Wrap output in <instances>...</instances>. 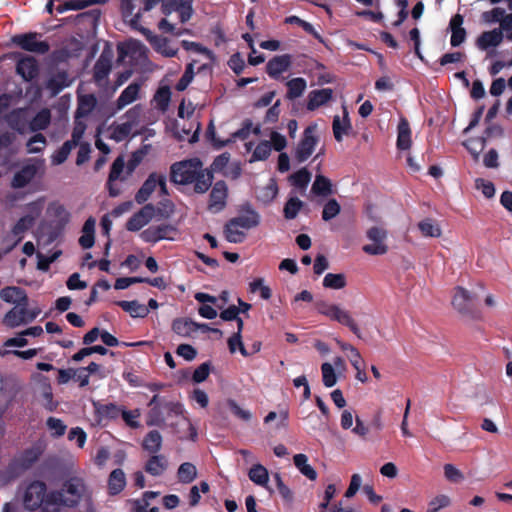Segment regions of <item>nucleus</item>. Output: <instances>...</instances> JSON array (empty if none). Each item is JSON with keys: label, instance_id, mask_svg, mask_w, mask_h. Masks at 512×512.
Masks as SVG:
<instances>
[{"label": "nucleus", "instance_id": "obj_19", "mask_svg": "<svg viewBox=\"0 0 512 512\" xmlns=\"http://www.w3.org/2000/svg\"><path fill=\"white\" fill-rule=\"evenodd\" d=\"M37 167L34 164H26L19 171H17L12 180L11 187L14 189H21L26 187L36 176Z\"/></svg>", "mask_w": 512, "mask_h": 512}, {"label": "nucleus", "instance_id": "obj_51", "mask_svg": "<svg viewBox=\"0 0 512 512\" xmlns=\"http://www.w3.org/2000/svg\"><path fill=\"white\" fill-rule=\"evenodd\" d=\"M303 206V202L297 197H291L284 206V217L288 220L296 218Z\"/></svg>", "mask_w": 512, "mask_h": 512}, {"label": "nucleus", "instance_id": "obj_10", "mask_svg": "<svg viewBox=\"0 0 512 512\" xmlns=\"http://www.w3.org/2000/svg\"><path fill=\"white\" fill-rule=\"evenodd\" d=\"M141 34L145 37V39L156 52L162 54L165 57L176 56L178 49L170 45V40L168 38L161 35H156L148 28H142Z\"/></svg>", "mask_w": 512, "mask_h": 512}, {"label": "nucleus", "instance_id": "obj_22", "mask_svg": "<svg viewBox=\"0 0 512 512\" xmlns=\"http://www.w3.org/2000/svg\"><path fill=\"white\" fill-rule=\"evenodd\" d=\"M503 32L501 29H493L480 34L476 40V45L480 50H487L490 47H497L503 41Z\"/></svg>", "mask_w": 512, "mask_h": 512}, {"label": "nucleus", "instance_id": "obj_9", "mask_svg": "<svg viewBox=\"0 0 512 512\" xmlns=\"http://www.w3.org/2000/svg\"><path fill=\"white\" fill-rule=\"evenodd\" d=\"M177 228L171 224H160L150 226L140 234L141 239L146 243H157L161 240H174Z\"/></svg>", "mask_w": 512, "mask_h": 512}, {"label": "nucleus", "instance_id": "obj_8", "mask_svg": "<svg viewBox=\"0 0 512 512\" xmlns=\"http://www.w3.org/2000/svg\"><path fill=\"white\" fill-rule=\"evenodd\" d=\"M13 42L25 51L38 54H46L50 49L49 43L39 41L38 34L35 32L15 35Z\"/></svg>", "mask_w": 512, "mask_h": 512}, {"label": "nucleus", "instance_id": "obj_2", "mask_svg": "<svg viewBox=\"0 0 512 512\" xmlns=\"http://www.w3.org/2000/svg\"><path fill=\"white\" fill-rule=\"evenodd\" d=\"M89 496V490L84 480L74 476L67 479L60 490L48 493L47 506L75 507Z\"/></svg>", "mask_w": 512, "mask_h": 512}, {"label": "nucleus", "instance_id": "obj_7", "mask_svg": "<svg viewBox=\"0 0 512 512\" xmlns=\"http://www.w3.org/2000/svg\"><path fill=\"white\" fill-rule=\"evenodd\" d=\"M341 427L359 437H364L374 430H378L380 425L374 418H341Z\"/></svg>", "mask_w": 512, "mask_h": 512}, {"label": "nucleus", "instance_id": "obj_26", "mask_svg": "<svg viewBox=\"0 0 512 512\" xmlns=\"http://www.w3.org/2000/svg\"><path fill=\"white\" fill-rule=\"evenodd\" d=\"M112 68V62L111 59L102 53L98 60L96 61L94 68H93V78L94 81L101 85L102 82L107 80L108 75Z\"/></svg>", "mask_w": 512, "mask_h": 512}, {"label": "nucleus", "instance_id": "obj_40", "mask_svg": "<svg viewBox=\"0 0 512 512\" xmlns=\"http://www.w3.org/2000/svg\"><path fill=\"white\" fill-rule=\"evenodd\" d=\"M293 460L294 465L302 475H304L305 477L312 481L317 478V472L310 464H308V458L305 454H296Z\"/></svg>", "mask_w": 512, "mask_h": 512}, {"label": "nucleus", "instance_id": "obj_13", "mask_svg": "<svg viewBox=\"0 0 512 512\" xmlns=\"http://www.w3.org/2000/svg\"><path fill=\"white\" fill-rule=\"evenodd\" d=\"M475 297L465 288L457 287L452 299V305L461 314H472L475 307Z\"/></svg>", "mask_w": 512, "mask_h": 512}, {"label": "nucleus", "instance_id": "obj_55", "mask_svg": "<svg viewBox=\"0 0 512 512\" xmlns=\"http://www.w3.org/2000/svg\"><path fill=\"white\" fill-rule=\"evenodd\" d=\"M177 12L179 14L180 22L186 23L189 21L194 13L192 0H177Z\"/></svg>", "mask_w": 512, "mask_h": 512}, {"label": "nucleus", "instance_id": "obj_31", "mask_svg": "<svg viewBox=\"0 0 512 512\" xmlns=\"http://www.w3.org/2000/svg\"><path fill=\"white\" fill-rule=\"evenodd\" d=\"M116 304L133 318H145L149 314L148 307L137 300H121L117 301Z\"/></svg>", "mask_w": 512, "mask_h": 512}, {"label": "nucleus", "instance_id": "obj_36", "mask_svg": "<svg viewBox=\"0 0 512 512\" xmlns=\"http://www.w3.org/2000/svg\"><path fill=\"white\" fill-rule=\"evenodd\" d=\"M249 479L258 486L267 487L269 482L268 470L259 463H254L248 472Z\"/></svg>", "mask_w": 512, "mask_h": 512}, {"label": "nucleus", "instance_id": "obj_6", "mask_svg": "<svg viewBox=\"0 0 512 512\" xmlns=\"http://www.w3.org/2000/svg\"><path fill=\"white\" fill-rule=\"evenodd\" d=\"M366 237L372 244H366L362 247L363 252L368 255H384L388 252L389 247L386 244L388 232L383 227L373 226L366 232Z\"/></svg>", "mask_w": 512, "mask_h": 512}, {"label": "nucleus", "instance_id": "obj_50", "mask_svg": "<svg viewBox=\"0 0 512 512\" xmlns=\"http://www.w3.org/2000/svg\"><path fill=\"white\" fill-rule=\"evenodd\" d=\"M76 146V144L71 143L69 140L65 141L62 146L52 155V163L55 165L64 163L70 155L72 149Z\"/></svg>", "mask_w": 512, "mask_h": 512}, {"label": "nucleus", "instance_id": "obj_28", "mask_svg": "<svg viewBox=\"0 0 512 512\" xmlns=\"http://www.w3.org/2000/svg\"><path fill=\"white\" fill-rule=\"evenodd\" d=\"M16 70L17 73L27 81L34 79L39 72L38 64L33 57H26L19 60Z\"/></svg>", "mask_w": 512, "mask_h": 512}, {"label": "nucleus", "instance_id": "obj_64", "mask_svg": "<svg viewBox=\"0 0 512 512\" xmlns=\"http://www.w3.org/2000/svg\"><path fill=\"white\" fill-rule=\"evenodd\" d=\"M451 499L444 494L438 495L429 502L427 512H438L439 510L450 506Z\"/></svg>", "mask_w": 512, "mask_h": 512}, {"label": "nucleus", "instance_id": "obj_33", "mask_svg": "<svg viewBox=\"0 0 512 512\" xmlns=\"http://www.w3.org/2000/svg\"><path fill=\"white\" fill-rule=\"evenodd\" d=\"M196 322L190 318H176L172 322V331L177 335L188 338L195 332Z\"/></svg>", "mask_w": 512, "mask_h": 512}, {"label": "nucleus", "instance_id": "obj_20", "mask_svg": "<svg viewBox=\"0 0 512 512\" xmlns=\"http://www.w3.org/2000/svg\"><path fill=\"white\" fill-rule=\"evenodd\" d=\"M290 65L291 56L289 54L274 56L267 63L266 72L271 78L277 79L281 73L288 70Z\"/></svg>", "mask_w": 512, "mask_h": 512}, {"label": "nucleus", "instance_id": "obj_37", "mask_svg": "<svg viewBox=\"0 0 512 512\" xmlns=\"http://www.w3.org/2000/svg\"><path fill=\"white\" fill-rule=\"evenodd\" d=\"M97 416H132L131 412L121 409L114 403H94Z\"/></svg>", "mask_w": 512, "mask_h": 512}, {"label": "nucleus", "instance_id": "obj_30", "mask_svg": "<svg viewBox=\"0 0 512 512\" xmlns=\"http://www.w3.org/2000/svg\"><path fill=\"white\" fill-rule=\"evenodd\" d=\"M173 428L180 439L195 440L197 437L196 428L190 421V418H178L173 424Z\"/></svg>", "mask_w": 512, "mask_h": 512}, {"label": "nucleus", "instance_id": "obj_23", "mask_svg": "<svg viewBox=\"0 0 512 512\" xmlns=\"http://www.w3.org/2000/svg\"><path fill=\"white\" fill-rule=\"evenodd\" d=\"M0 298L6 303H12L18 305L22 302V305L26 301H29L26 291L17 286H7L0 291Z\"/></svg>", "mask_w": 512, "mask_h": 512}, {"label": "nucleus", "instance_id": "obj_25", "mask_svg": "<svg viewBox=\"0 0 512 512\" xmlns=\"http://www.w3.org/2000/svg\"><path fill=\"white\" fill-rule=\"evenodd\" d=\"M158 173L152 172L144 181L140 189L135 194V201L138 204L145 203L157 187Z\"/></svg>", "mask_w": 512, "mask_h": 512}, {"label": "nucleus", "instance_id": "obj_39", "mask_svg": "<svg viewBox=\"0 0 512 512\" xmlns=\"http://www.w3.org/2000/svg\"><path fill=\"white\" fill-rule=\"evenodd\" d=\"M126 485L125 473L121 469H114L108 478V488L111 494H118Z\"/></svg>", "mask_w": 512, "mask_h": 512}, {"label": "nucleus", "instance_id": "obj_47", "mask_svg": "<svg viewBox=\"0 0 512 512\" xmlns=\"http://www.w3.org/2000/svg\"><path fill=\"white\" fill-rule=\"evenodd\" d=\"M346 277L342 273H328L323 279V286L329 289L339 290L346 286Z\"/></svg>", "mask_w": 512, "mask_h": 512}, {"label": "nucleus", "instance_id": "obj_44", "mask_svg": "<svg viewBox=\"0 0 512 512\" xmlns=\"http://www.w3.org/2000/svg\"><path fill=\"white\" fill-rule=\"evenodd\" d=\"M177 477L181 483H191L197 478V468L190 462L182 463L177 471Z\"/></svg>", "mask_w": 512, "mask_h": 512}, {"label": "nucleus", "instance_id": "obj_53", "mask_svg": "<svg viewBox=\"0 0 512 512\" xmlns=\"http://www.w3.org/2000/svg\"><path fill=\"white\" fill-rule=\"evenodd\" d=\"M225 238L230 243H242L246 237L243 231L237 226H230V220L224 226Z\"/></svg>", "mask_w": 512, "mask_h": 512}, {"label": "nucleus", "instance_id": "obj_57", "mask_svg": "<svg viewBox=\"0 0 512 512\" xmlns=\"http://www.w3.org/2000/svg\"><path fill=\"white\" fill-rule=\"evenodd\" d=\"M86 7H89L88 0H66L56 7V11L58 13H64L68 10L77 11L82 10Z\"/></svg>", "mask_w": 512, "mask_h": 512}, {"label": "nucleus", "instance_id": "obj_49", "mask_svg": "<svg viewBox=\"0 0 512 512\" xmlns=\"http://www.w3.org/2000/svg\"><path fill=\"white\" fill-rule=\"evenodd\" d=\"M331 181L323 176L317 175L312 185V192L316 195L326 196L331 193Z\"/></svg>", "mask_w": 512, "mask_h": 512}, {"label": "nucleus", "instance_id": "obj_34", "mask_svg": "<svg viewBox=\"0 0 512 512\" xmlns=\"http://www.w3.org/2000/svg\"><path fill=\"white\" fill-rule=\"evenodd\" d=\"M168 462L163 455L151 456L145 464V471L152 476H160L167 469Z\"/></svg>", "mask_w": 512, "mask_h": 512}, {"label": "nucleus", "instance_id": "obj_42", "mask_svg": "<svg viewBox=\"0 0 512 512\" xmlns=\"http://www.w3.org/2000/svg\"><path fill=\"white\" fill-rule=\"evenodd\" d=\"M144 450L150 454H156L162 447V436L158 431H150L143 440Z\"/></svg>", "mask_w": 512, "mask_h": 512}, {"label": "nucleus", "instance_id": "obj_3", "mask_svg": "<svg viewBox=\"0 0 512 512\" xmlns=\"http://www.w3.org/2000/svg\"><path fill=\"white\" fill-rule=\"evenodd\" d=\"M315 307L319 314L348 327L357 338H362L361 330L348 310L341 308L337 304H330L325 301L316 302Z\"/></svg>", "mask_w": 512, "mask_h": 512}, {"label": "nucleus", "instance_id": "obj_4", "mask_svg": "<svg viewBox=\"0 0 512 512\" xmlns=\"http://www.w3.org/2000/svg\"><path fill=\"white\" fill-rule=\"evenodd\" d=\"M46 485L41 481H34L30 483L23 495V504L28 510H35L44 504V511L49 512V507L46 505Z\"/></svg>", "mask_w": 512, "mask_h": 512}, {"label": "nucleus", "instance_id": "obj_61", "mask_svg": "<svg viewBox=\"0 0 512 512\" xmlns=\"http://www.w3.org/2000/svg\"><path fill=\"white\" fill-rule=\"evenodd\" d=\"M228 348L231 353H235L238 349L241 355L244 357H247L250 355V353L245 348L243 342H242V335H239V333H234L232 336L229 337L228 341Z\"/></svg>", "mask_w": 512, "mask_h": 512}, {"label": "nucleus", "instance_id": "obj_35", "mask_svg": "<svg viewBox=\"0 0 512 512\" xmlns=\"http://www.w3.org/2000/svg\"><path fill=\"white\" fill-rule=\"evenodd\" d=\"M97 104L96 97L93 94H86L79 97L78 107L75 112V118L81 119L88 116Z\"/></svg>", "mask_w": 512, "mask_h": 512}, {"label": "nucleus", "instance_id": "obj_27", "mask_svg": "<svg viewBox=\"0 0 512 512\" xmlns=\"http://www.w3.org/2000/svg\"><path fill=\"white\" fill-rule=\"evenodd\" d=\"M333 91L330 88L313 90L308 95L307 109L314 111L332 99Z\"/></svg>", "mask_w": 512, "mask_h": 512}, {"label": "nucleus", "instance_id": "obj_11", "mask_svg": "<svg viewBox=\"0 0 512 512\" xmlns=\"http://www.w3.org/2000/svg\"><path fill=\"white\" fill-rule=\"evenodd\" d=\"M228 187L224 180L214 183L209 195L208 210L213 213L222 211L227 204Z\"/></svg>", "mask_w": 512, "mask_h": 512}, {"label": "nucleus", "instance_id": "obj_17", "mask_svg": "<svg viewBox=\"0 0 512 512\" xmlns=\"http://www.w3.org/2000/svg\"><path fill=\"white\" fill-rule=\"evenodd\" d=\"M35 223V217L31 215H25L21 217L11 229V233L16 237V240L4 250V253H9L14 247H16L23 239V235L27 232Z\"/></svg>", "mask_w": 512, "mask_h": 512}, {"label": "nucleus", "instance_id": "obj_58", "mask_svg": "<svg viewBox=\"0 0 512 512\" xmlns=\"http://www.w3.org/2000/svg\"><path fill=\"white\" fill-rule=\"evenodd\" d=\"M194 78V66L193 63L187 64L184 73L175 85V89L179 92L186 90L189 84Z\"/></svg>", "mask_w": 512, "mask_h": 512}, {"label": "nucleus", "instance_id": "obj_60", "mask_svg": "<svg viewBox=\"0 0 512 512\" xmlns=\"http://www.w3.org/2000/svg\"><path fill=\"white\" fill-rule=\"evenodd\" d=\"M206 138L212 142V145L216 149H221L231 143H233V139L221 140L216 137V130L213 122L211 121L206 130Z\"/></svg>", "mask_w": 512, "mask_h": 512}, {"label": "nucleus", "instance_id": "obj_16", "mask_svg": "<svg viewBox=\"0 0 512 512\" xmlns=\"http://www.w3.org/2000/svg\"><path fill=\"white\" fill-rule=\"evenodd\" d=\"M125 167L124 157L122 155L118 156L112 163L108 180L106 183V187L110 197H117L120 195L121 190L115 184V181L120 179L121 173L123 172ZM125 178H121L124 180Z\"/></svg>", "mask_w": 512, "mask_h": 512}, {"label": "nucleus", "instance_id": "obj_59", "mask_svg": "<svg viewBox=\"0 0 512 512\" xmlns=\"http://www.w3.org/2000/svg\"><path fill=\"white\" fill-rule=\"evenodd\" d=\"M341 211L340 204L336 199H329L323 207L322 219L329 221L335 218Z\"/></svg>", "mask_w": 512, "mask_h": 512}, {"label": "nucleus", "instance_id": "obj_62", "mask_svg": "<svg viewBox=\"0 0 512 512\" xmlns=\"http://www.w3.org/2000/svg\"><path fill=\"white\" fill-rule=\"evenodd\" d=\"M321 371H322L323 384L326 387L334 386L337 382V377H336L333 366L330 363L325 362L321 366Z\"/></svg>", "mask_w": 512, "mask_h": 512}, {"label": "nucleus", "instance_id": "obj_41", "mask_svg": "<svg viewBox=\"0 0 512 512\" xmlns=\"http://www.w3.org/2000/svg\"><path fill=\"white\" fill-rule=\"evenodd\" d=\"M286 86L288 88L286 98L289 100H294L302 96L306 89L307 83L304 78L297 77L289 80L286 83Z\"/></svg>", "mask_w": 512, "mask_h": 512}, {"label": "nucleus", "instance_id": "obj_43", "mask_svg": "<svg viewBox=\"0 0 512 512\" xmlns=\"http://www.w3.org/2000/svg\"><path fill=\"white\" fill-rule=\"evenodd\" d=\"M344 121L341 122L340 117L337 115L333 118L332 129L336 141L340 142L343 139V134H348L351 129V124L348 118V113L344 112Z\"/></svg>", "mask_w": 512, "mask_h": 512}, {"label": "nucleus", "instance_id": "obj_5", "mask_svg": "<svg viewBox=\"0 0 512 512\" xmlns=\"http://www.w3.org/2000/svg\"><path fill=\"white\" fill-rule=\"evenodd\" d=\"M316 132V124H311L305 128L302 138L295 149L294 156L298 163L305 162L313 154L319 141Z\"/></svg>", "mask_w": 512, "mask_h": 512}, {"label": "nucleus", "instance_id": "obj_29", "mask_svg": "<svg viewBox=\"0 0 512 512\" xmlns=\"http://www.w3.org/2000/svg\"><path fill=\"white\" fill-rule=\"evenodd\" d=\"M70 84L71 81L68 78L67 72L59 71L48 79L46 87L53 96H56L63 89L70 86Z\"/></svg>", "mask_w": 512, "mask_h": 512}, {"label": "nucleus", "instance_id": "obj_21", "mask_svg": "<svg viewBox=\"0 0 512 512\" xmlns=\"http://www.w3.org/2000/svg\"><path fill=\"white\" fill-rule=\"evenodd\" d=\"M464 22V18L461 14H455L449 23V28L451 30V38L450 44L452 47L460 46L466 39L467 33L466 30L462 27Z\"/></svg>", "mask_w": 512, "mask_h": 512}, {"label": "nucleus", "instance_id": "obj_32", "mask_svg": "<svg viewBox=\"0 0 512 512\" xmlns=\"http://www.w3.org/2000/svg\"><path fill=\"white\" fill-rule=\"evenodd\" d=\"M140 84L133 82L129 84L120 94L116 101V107L118 110L123 109L125 106L134 102L139 95Z\"/></svg>", "mask_w": 512, "mask_h": 512}, {"label": "nucleus", "instance_id": "obj_14", "mask_svg": "<svg viewBox=\"0 0 512 512\" xmlns=\"http://www.w3.org/2000/svg\"><path fill=\"white\" fill-rule=\"evenodd\" d=\"M259 223L260 215L249 204L242 207L240 215L230 219V226H237L246 230L257 227Z\"/></svg>", "mask_w": 512, "mask_h": 512}, {"label": "nucleus", "instance_id": "obj_56", "mask_svg": "<svg viewBox=\"0 0 512 512\" xmlns=\"http://www.w3.org/2000/svg\"><path fill=\"white\" fill-rule=\"evenodd\" d=\"M26 146L28 153H40L46 146V138L43 134L37 133L27 141Z\"/></svg>", "mask_w": 512, "mask_h": 512}, {"label": "nucleus", "instance_id": "obj_12", "mask_svg": "<svg viewBox=\"0 0 512 512\" xmlns=\"http://www.w3.org/2000/svg\"><path fill=\"white\" fill-rule=\"evenodd\" d=\"M154 215L155 206L151 203L146 204L129 218L126 222V229L131 232L139 231L150 222Z\"/></svg>", "mask_w": 512, "mask_h": 512}, {"label": "nucleus", "instance_id": "obj_15", "mask_svg": "<svg viewBox=\"0 0 512 512\" xmlns=\"http://www.w3.org/2000/svg\"><path fill=\"white\" fill-rule=\"evenodd\" d=\"M28 305L29 301H26L24 305H22V302L15 305L4 315L3 324L9 328L28 324Z\"/></svg>", "mask_w": 512, "mask_h": 512}, {"label": "nucleus", "instance_id": "obj_24", "mask_svg": "<svg viewBox=\"0 0 512 512\" xmlns=\"http://www.w3.org/2000/svg\"><path fill=\"white\" fill-rule=\"evenodd\" d=\"M411 129L409 122L406 118H400L397 126V141L396 146L399 150H409L411 148Z\"/></svg>", "mask_w": 512, "mask_h": 512}, {"label": "nucleus", "instance_id": "obj_52", "mask_svg": "<svg viewBox=\"0 0 512 512\" xmlns=\"http://www.w3.org/2000/svg\"><path fill=\"white\" fill-rule=\"evenodd\" d=\"M271 154V143L267 140L261 141L255 147L250 162L264 161Z\"/></svg>", "mask_w": 512, "mask_h": 512}, {"label": "nucleus", "instance_id": "obj_38", "mask_svg": "<svg viewBox=\"0 0 512 512\" xmlns=\"http://www.w3.org/2000/svg\"><path fill=\"white\" fill-rule=\"evenodd\" d=\"M149 405L152 409L164 407L170 413H173L175 416H179L183 414V405L178 402H168L164 398L154 395L150 400Z\"/></svg>", "mask_w": 512, "mask_h": 512}, {"label": "nucleus", "instance_id": "obj_54", "mask_svg": "<svg viewBox=\"0 0 512 512\" xmlns=\"http://www.w3.org/2000/svg\"><path fill=\"white\" fill-rule=\"evenodd\" d=\"M311 180V173L306 168H301L290 176L292 185L298 188H306Z\"/></svg>", "mask_w": 512, "mask_h": 512}, {"label": "nucleus", "instance_id": "obj_48", "mask_svg": "<svg viewBox=\"0 0 512 512\" xmlns=\"http://www.w3.org/2000/svg\"><path fill=\"white\" fill-rule=\"evenodd\" d=\"M419 230L425 237H440L441 229L432 219H424L418 224Z\"/></svg>", "mask_w": 512, "mask_h": 512}, {"label": "nucleus", "instance_id": "obj_46", "mask_svg": "<svg viewBox=\"0 0 512 512\" xmlns=\"http://www.w3.org/2000/svg\"><path fill=\"white\" fill-rule=\"evenodd\" d=\"M153 100L156 103V108L162 112H165L168 109L171 100L170 88L168 86L160 87L156 91Z\"/></svg>", "mask_w": 512, "mask_h": 512}, {"label": "nucleus", "instance_id": "obj_18", "mask_svg": "<svg viewBox=\"0 0 512 512\" xmlns=\"http://www.w3.org/2000/svg\"><path fill=\"white\" fill-rule=\"evenodd\" d=\"M3 120L7 125L19 134H23L27 128V120L25 110L22 108H15L6 113Z\"/></svg>", "mask_w": 512, "mask_h": 512}, {"label": "nucleus", "instance_id": "obj_45", "mask_svg": "<svg viewBox=\"0 0 512 512\" xmlns=\"http://www.w3.org/2000/svg\"><path fill=\"white\" fill-rule=\"evenodd\" d=\"M50 120V111L48 109H42L32 118L29 124L30 130L33 132L44 130L50 124Z\"/></svg>", "mask_w": 512, "mask_h": 512}, {"label": "nucleus", "instance_id": "obj_1", "mask_svg": "<svg viewBox=\"0 0 512 512\" xmlns=\"http://www.w3.org/2000/svg\"><path fill=\"white\" fill-rule=\"evenodd\" d=\"M213 172L203 168L202 161L197 158L175 162L170 167V181L176 185L194 184V192L206 193L213 183Z\"/></svg>", "mask_w": 512, "mask_h": 512}, {"label": "nucleus", "instance_id": "obj_63", "mask_svg": "<svg viewBox=\"0 0 512 512\" xmlns=\"http://www.w3.org/2000/svg\"><path fill=\"white\" fill-rule=\"evenodd\" d=\"M445 478L452 483H460L464 480V474L453 464H445L444 467Z\"/></svg>", "mask_w": 512, "mask_h": 512}]
</instances>
